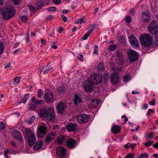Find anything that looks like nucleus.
Wrapping results in <instances>:
<instances>
[{"instance_id": "f257e3e1", "label": "nucleus", "mask_w": 158, "mask_h": 158, "mask_svg": "<svg viewBox=\"0 0 158 158\" xmlns=\"http://www.w3.org/2000/svg\"><path fill=\"white\" fill-rule=\"evenodd\" d=\"M54 112V109L53 107L44 108L41 110L39 115L41 118L46 117L48 121L52 122L56 118Z\"/></svg>"}, {"instance_id": "f03ea898", "label": "nucleus", "mask_w": 158, "mask_h": 158, "mask_svg": "<svg viewBox=\"0 0 158 158\" xmlns=\"http://www.w3.org/2000/svg\"><path fill=\"white\" fill-rule=\"evenodd\" d=\"M0 13L3 19H9L12 18L14 15V9L13 7H8L0 9Z\"/></svg>"}, {"instance_id": "7ed1b4c3", "label": "nucleus", "mask_w": 158, "mask_h": 158, "mask_svg": "<svg viewBox=\"0 0 158 158\" xmlns=\"http://www.w3.org/2000/svg\"><path fill=\"white\" fill-rule=\"evenodd\" d=\"M140 40L141 44L145 47H148L152 44L153 38L149 34H144L140 36Z\"/></svg>"}, {"instance_id": "20e7f679", "label": "nucleus", "mask_w": 158, "mask_h": 158, "mask_svg": "<svg viewBox=\"0 0 158 158\" xmlns=\"http://www.w3.org/2000/svg\"><path fill=\"white\" fill-rule=\"evenodd\" d=\"M24 131L27 138L29 144L31 146L33 145L36 142V139L35 135L31 130L29 128H25Z\"/></svg>"}, {"instance_id": "39448f33", "label": "nucleus", "mask_w": 158, "mask_h": 158, "mask_svg": "<svg viewBox=\"0 0 158 158\" xmlns=\"http://www.w3.org/2000/svg\"><path fill=\"white\" fill-rule=\"evenodd\" d=\"M112 70L114 71V72L112 73V75L110 77L111 82L113 84H116L119 81L118 74V73L121 71V69L119 68L110 67Z\"/></svg>"}, {"instance_id": "423d86ee", "label": "nucleus", "mask_w": 158, "mask_h": 158, "mask_svg": "<svg viewBox=\"0 0 158 158\" xmlns=\"http://www.w3.org/2000/svg\"><path fill=\"white\" fill-rule=\"evenodd\" d=\"M128 58L131 62L136 61L137 59L138 53L132 50H129L128 52Z\"/></svg>"}, {"instance_id": "0eeeda50", "label": "nucleus", "mask_w": 158, "mask_h": 158, "mask_svg": "<svg viewBox=\"0 0 158 158\" xmlns=\"http://www.w3.org/2000/svg\"><path fill=\"white\" fill-rule=\"evenodd\" d=\"M89 116L85 114H81L77 117L78 122L81 123H86L89 118Z\"/></svg>"}, {"instance_id": "6e6552de", "label": "nucleus", "mask_w": 158, "mask_h": 158, "mask_svg": "<svg viewBox=\"0 0 158 158\" xmlns=\"http://www.w3.org/2000/svg\"><path fill=\"white\" fill-rule=\"evenodd\" d=\"M158 25L155 20H153L151 23L149 27V31L150 33L153 34L155 31L157 29Z\"/></svg>"}, {"instance_id": "1a4fd4ad", "label": "nucleus", "mask_w": 158, "mask_h": 158, "mask_svg": "<svg viewBox=\"0 0 158 158\" xmlns=\"http://www.w3.org/2000/svg\"><path fill=\"white\" fill-rule=\"evenodd\" d=\"M86 85L84 86V89L85 91L87 93L91 92L93 90V85H94L93 83L89 81H88L86 82Z\"/></svg>"}, {"instance_id": "9d476101", "label": "nucleus", "mask_w": 158, "mask_h": 158, "mask_svg": "<svg viewBox=\"0 0 158 158\" xmlns=\"http://www.w3.org/2000/svg\"><path fill=\"white\" fill-rule=\"evenodd\" d=\"M66 145L71 148H73L76 147V141L72 138L68 139L66 141Z\"/></svg>"}, {"instance_id": "9b49d317", "label": "nucleus", "mask_w": 158, "mask_h": 158, "mask_svg": "<svg viewBox=\"0 0 158 158\" xmlns=\"http://www.w3.org/2000/svg\"><path fill=\"white\" fill-rule=\"evenodd\" d=\"M66 149L63 147H60L56 148V152L57 156L62 157L65 155Z\"/></svg>"}, {"instance_id": "f8f14e48", "label": "nucleus", "mask_w": 158, "mask_h": 158, "mask_svg": "<svg viewBox=\"0 0 158 158\" xmlns=\"http://www.w3.org/2000/svg\"><path fill=\"white\" fill-rule=\"evenodd\" d=\"M57 134L55 132H53L49 134L46 137L45 140L46 142L49 143L54 139L57 136Z\"/></svg>"}, {"instance_id": "ddd939ff", "label": "nucleus", "mask_w": 158, "mask_h": 158, "mask_svg": "<svg viewBox=\"0 0 158 158\" xmlns=\"http://www.w3.org/2000/svg\"><path fill=\"white\" fill-rule=\"evenodd\" d=\"M77 127V126L76 123H71L67 125L66 129L69 131H73L75 132L76 131Z\"/></svg>"}, {"instance_id": "4468645a", "label": "nucleus", "mask_w": 158, "mask_h": 158, "mask_svg": "<svg viewBox=\"0 0 158 158\" xmlns=\"http://www.w3.org/2000/svg\"><path fill=\"white\" fill-rule=\"evenodd\" d=\"M66 106V104L64 103H59L56 107L58 113L60 114L62 113L64 110Z\"/></svg>"}, {"instance_id": "2eb2a0df", "label": "nucleus", "mask_w": 158, "mask_h": 158, "mask_svg": "<svg viewBox=\"0 0 158 158\" xmlns=\"http://www.w3.org/2000/svg\"><path fill=\"white\" fill-rule=\"evenodd\" d=\"M129 39L131 46L137 48L138 47V41L135 37L132 35L130 37Z\"/></svg>"}, {"instance_id": "dca6fc26", "label": "nucleus", "mask_w": 158, "mask_h": 158, "mask_svg": "<svg viewBox=\"0 0 158 158\" xmlns=\"http://www.w3.org/2000/svg\"><path fill=\"white\" fill-rule=\"evenodd\" d=\"M13 134L15 139L18 140L20 142H23V136L19 131H16Z\"/></svg>"}, {"instance_id": "f3484780", "label": "nucleus", "mask_w": 158, "mask_h": 158, "mask_svg": "<svg viewBox=\"0 0 158 158\" xmlns=\"http://www.w3.org/2000/svg\"><path fill=\"white\" fill-rule=\"evenodd\" d=\"M102 77L101 74H99L96 75L94 78L93 83L94 84H97L102 82Z\"/></svg>"}, {"instance_id": "a211bd4d", "label": "nucleus", "mask_w": 158, "mask_h": 158, "mask_svg": "<svg viewBox=\"0 0 158 158\" xmlns=\"http://www.w3.org/2000/svg\"><path fill=\"white\" fill-rule=\"evenodd\" d=\"M46 129V127L44 126H41L40 127L39 131H37L38 136L40 137H42L43 135L42 134H45Z\"/></svg>"}, {"instance_id": "6ab92c4d", "label": "nucleus", "mask_w": 158, "mask_h": 158, "mask_svg": "<svg viewBox=\"0 0 158 158\" xmlns=\"http://www.w3.org/2000/svg\"><path fill=\"white\" fill-rule=\"evenodd\" d=\"M53 98V94L51 92H47L44 95V98L47 102L51 101Z\"/></svg>"}, {"instance_id": "aec40b11", "label": "nucleus", "mask_w": 158, "mask_h": 158, "mask_svg": "<svg viewBox=\"0 0 158 158\" xmlns=\"http://www.w3.org/2000/svg\"><path fill=\"white\" fill-rule=\"evenodd\" d=\"M43 144V141L42 140H40L33 147V149L35 150H40L42 148Z\"/></svg>"}, {"instance_id": "412c9836", "label": "nucleus", "mask_w": 158, "mask_h": 158, "mask_svg": "<svg viewBox=\"0 0 158 158\" xmlns=\"http://www.w3.org/2000/svg\"><path fill=\"white\" fill-rule=\"evenodd\" d=\"M149 14L147 10L143 12L142 15L143 20L144 22H147L149 19Z\"/></svg>"}, {"instance_id": "4be33fe9", "label": "nucleus", "mask_w": 158, "mask_h": 158, "mask_svg": "<svg viewBox=\"0 0 158 158\" xmlns=\"http://www.w3.org/2000/svg\"><path fill=\"white\" fill-rule=\"evenodd\" d=\"M111 130L114 133L116 134L120 131L121 127L117 125H114L112 127Z\"/></svg>"}, {"instance_id": "5701e85b", "label": "nucleus", "mask_w": 158, "mask_h": 158, "mask_svg": "<svg viewBox=\"0 0 158 158\" xmlns=\"http://www.w3.org/2000/svg\"><path fill=\"white\" fill-rule=\"evenodd\" d=\"M65 138L64 136L60 135L58 137L57 139V143L58 144L61 145L64 143Z\"/></svg>"}, {"instance_id": "b1692460", "label": "nucleus", "mask_w": 158, "mask_h": 158, "mask_svg": "<svg viewBox=\"0 0 158 158\" xmlns=\"http://www.w3.org/2000/svg\"><path fill=\"white\" fill-rule=\"evenodd\" d=\"M75 96V98L74 99L73 101L74 104L76 106L81 102L82 99L77 94H76Z\"/></svg>"}, {"instance_id": "393cba45", "label": "nucleus", "mask_w": 158, "mask_h": 158, "mask_svg": "<svg viewBox=\"0 0 158 158\" xmlns=\"http://www.w3.org/2000/svg\"><path fill=\"white\" fill-rule=\"evenodd\" d=\"M94 30V28H90L89 31L86 33L82 38L83 40H86L92 32Z\"/></svg>"}, {"instance_id": "a878e982", "label": "nucleus", "mask_w": 158, "mask_h": 158, "mask_svg": "<svg viewBox=\"0 0 158 158\" xmlns=\"http://www.w3.org/2000/svg\"><path fill=\"white\" fill-rule=\"evenodd\" d=\"M114 55L116 57L118 60L122 58L123 57V53L121 51H117L114 54Z\"/></svg>"}, {"instance_id": "bb28decb", "label": "nucleus", "mask_w": 158, "mask_h": 158, "mask_svg": "<svg viewBox=\"0 0 158 158\" xmlns=\"http://www.w3.org/2000/svg\"><path fill=\"white\" fill-rule=\"evenodd\" d=\"M153 34H154L155 36V39L156 42L154 43L153 44H152V46L153 47H155L157 46L158 43V31L155 32Z\"/></svg>"}, {"instance_id": "cd10ccee", "label": "nucleus", "mask_w": 158, "mask_h": 158, "mask_svg": "<svg viewBox=\"0 0 158 158\" xmlns=\"http://www.w3.org/2000/svg\"><path fill=\"white\" fill-rule=\"evenodd\" d=\"M43 2L42 0H38L36 2V6L38 9L42 8L44 6Z\"/></svg>"}, {"instance_id": "c85d7f7f", "label": "nucleus", "mask_w": 158, "mask_h": 158, "mask_svg": "<svg viewBox=\"0 0 158 158\" xmlns=\"http://www.w3.org/2000/svg\"><path fill=\"white\" fill-rule=\"evenodd\" d=\"M43 103V100H38L36 101L35 103V105H31V109L32 110L36 108V105H38L41 104H42Z\"/></svg>"}, {"instance_id": "c756f323", "label": "nucleus", "mask_w": 158, "mask_h": 158, "mask_svg": "<svg viewBox=\"0 0 158 158\" xmlns=\"http://www.w3.org/2000/svg\"><path fill=\"white\" fill-rule=\"evenodd\" d=\"M57 91L59 94H63L65 92L66 89L65 87L62 85L58 88Z\"/></svg>"}, {"instance_id": "7c9ffc66", "label": "nucleus", "mask_w": 158, "mask_h": 158, "mask_svg": "<svg viewBox=\"0 0 158 158\" xmlns=\"http://www.w3.org/2000/svg\"><path fill=\"white\" fill-rule=\"evenodd\" d=\"M53 67H50L48 68H45L43 72L44 74H45L49 72H51L52 71Z\"/></svg>"}, {"instance_id": "2f4dec72", "label": "nucleus", "mask_w": 158, "mask_h": 158, "mask_svg": "<svg viewBox=\"0 0 158 158\" xmlns=\"http://www.w3.org/2000/svg\"><path fill=\"white\" fill-rule=\"evenodd\" d=\"M29 95L28 94H26L22 98V102L23 103H25L29 99Z\"/></svg>"}, {"instance_id": "473e14b6", "label": "nucleus", "mask_w": 158, "mask_h": 158, "mask_svg": "<svg viewBox=\"0 0 158 158\" xmlns=\"http://www.w3.org/2000/svg\"><path fill=\"white\" fill-rule=\"evenodd\" d=\"M20 78L19 77H16L14 79L13 84L17 85L19 83Z\"/></svg>"}, {"instance_id": "72a5a7b5", "label": "nucleus", "mask_w": 158, "mask_h": 158, "mask_svg": "<svg viewBox=\"0 0 158 158\" xmlns=\"http://www.w3.org/2000/svg\"><path fill=\"white\" fill-rule=\"evenodd\" d=\"M131 78V77L129 74H127L124 77L123 81L124 82H127L130 81Z\"/></svg>"}, {"instance_id": "f704fd0d", "label": "nucleus", "mask_w": 158, "mask_h": 158, "mask_svg": "<svg viewBox=\"0 0 158 158\" xmlns=\"http://www.w3.org/2000/svg\"><path fill=\"white\" fill-rule=\"evenodd\" d=\"M148 154L144 153H141L139 156V158H148Z\"/></svg>"}, {"instance_id": "c9c22d12", "label": "nucleus", "mask_w": 158, "mask_h": 158, "mask_svg": "<svg viewBox=\"0 0 158 158\" xmlns=\"http://www.w3.org/2000/svg\"><path fill=\"white\" fill-rule=\"evenodd\" d=\"M97 68L99 70H102L104 68V67L102 63V62H100L98 65Z\"/></svg>"}, {"instance_id": "e433bc0d", "label": "nucleus", "mask_w": 158, "mask_h": 158, "mask_svg": "<svg viewBox=\"0 0 158 158\" xmlns=\"http://www.w3.org/2000/svg\"><path fill=\"white\" fill-rule=\"evenodd\" d=\"M4 49V45L2 43H0V55H1L3 52Z\"/></svg>"}, {"instance_id": "4c0bfd02", "label": "nucleus", "mask_w": 158, "mask_h": 158, "mask_svg": "<svg viewBox=\"0 0 158 158\" xmlns=\"http://www.w3.org/2000/svg\"><path fill=\"white\" fill-rule=\"evenodd\" d=\"M153 142L152 141H149L146 143H144V145L146 147H150L152 144L153 143Z\"/></svg>"}, {"instance_id": "58836bf2", "label": "nucleus", "mask_w": 158, "mask_h": 158, "mask_svg": "<svg viewBox=\"0 0 158 158\" xmlns=\"http://www.w3.org/2000/svg\"><path fill=\"white\" fill-rule=\"evenodd\" d=\"M35 116H33L31 117L28 121V123L29 124H31L33 123L35 120Z\"/></svg>"}, {"instance_id": "ea45409f", "label": "nucleus", "mask_w": 158, "mask_h": 158, "mask_svg": "<svg viewBox=\"0 0 158 158\" xmlns=\"http://www.w3.org/2000/svg\"><path fill=\"white\" fill-rule=\"evenodd\" d=\"M126 22L128 23H131L132 21V18L130 16H128L125 18Z\"/></svg>"}, {"instance_id": "a19ab883", "label": "nucleus", "mask_w": 158, "mask_h": 158, "mask_svg": "<svg viewBox=\"0 0 158 158\" xmlns=\"http://www.w3.org/2000/svg\"><path fill=\"white\" fill-rule=\"evenodd\" d=\"M109 73L107 72H106L103 74L104 78L105 81L107 80L109 78Z\"/></svg>"}, {"instance_id": "79ce46f5", "label": "nucleus", "mask_w": 158, "mask_h": 158, "mask_svg": "<svg viewBox=\"0 0 158 158\" xmlns=\"http://www.w3.org/2000/svg\"><path fill=\"white\" fill-rule=\"evenodd\" d=\"M28 7L31 13H34L35 11V7L33 6L28 5Z\"/></svg>"}, {"instance_id": "37998d69", "label": "nucleus", "mask_w": 158, "mask_h": 158, "mask_svg": "<svg viewBox=\"0 0 158 158\" xmlns=\"http://www.w3.org/2000/svg\"><path fill=\"white\" fill-rule=\"evenodd\" d=\"M48 11H55L56 10V8L54 6H52L47 9Z\"/></svg>"}, {"instance_id": "c03bdc74", "label": "nucleus", "mask_w": 158, "mask_h": 158, "mask_svg": "<svg viewBox=\"0 0 158 158\" xmlns=\"http://www.w3.org/2000/svg\"><path fill=\"white\" fill-rule=\"evenodd\" d=\"M37 93L38 94V96L40 98L43 94V91L42 89H40L38 90Z\"/></svg>"}, {"instance_id": "a18cd8bd", "label": "nucleus", "mask_w": 158, "mask_h": 158, "mask_svg": "<svg viewBox=\"0 0 158 158\" xmlns=\"http://www.w3.org/2000/svg\"><path fill=\"white\" fill-rule=\"evenodd\" d=\"M98 46L97 45H95L94 50V54H98Z\"/></svg>"}, {"instance_id": "49530a36", "label": "nucleus", "mask_w": 158, "mask_h": 158, "mask_svg": "<svg viewBox=\"0 0 158 158\" xmlns=\"http://www.w3.org/2000/svg\"><path fill=\"white\" fill-rule=\"evenodd\" d=\"M84 18H80L79 19H78L77 20V22H76V23H80L81 24L82 23H84L85 21H84Z\"/></svg>"}, {"instance_id": "de8ad7c7", "label": "nucleus", "mask_w": 158, "mask_h": 158, "mask_svg": "<svg viewBox=\"0 0 158 158\" xmlns=\"http://www.w3.org/2000/svg\"><path fill=\"white\" fill-rule=\"evenodd\" d=\"M116 48V45L114 44H112L110 45L109 48L110 50L113 51Z\"/></svg>"}, {"instance_id": "09e8293b", "label": "nucleus", "mask_w": 158, "mask_h": 158, "mask_svg": "<svg viewBox=\"0 0 158 158\" xmlns=\"http://www.w3.org/2000/svg\"><path fill=\"white\" fill-rule=\"evenodd\" d=\"M61 0H52V2L56 5L59 4L60 3Z\"/></svg>"}, {"instance_id": "8fccbe9b", "label": "nucleus", "mask_w": 158, "mask_h": 158, "mask_svg": "<svg viewBox=\"0 0 158 158\" xmlns=\"http://www.w3.org/2000/svg\"><path fill=\"white\" fill-rule=\"evenodd\" d=\"M149 105L152 106H154L155 104V100L154 99H153L149 103Z\"/></svg>"}, {"instance_id": "3c124183", "label": "nucleus", "mask_w": 158, "mask_h": 158, "mask_svg": "<svg viewBox=\"0 0 158 158\" xmlns=\"http://www.w3.org/2000/svg\"><path fill=\"white\" fill-rule=\"evenodd\" d=\"M21 20L24 22H26L27 20V16H23L21 18Z\"/></svg>"}, {"instance_id": "603ef678", "label": "nucleus", "mask_w": 158, "mask_h": 158, "mask_svg": "<svg viewBox=\"0 0 158 158\" xmlns=\"http://www.w3.org/2000/svg\"><path fill=\"white\" fill-rule=\"evenodd\" d=\"M133 154H128L126 155L125 158H133Z\"/></svg>"}, {"instance_id": "864d4df0", "label": "nucleus", "mask_w": 158, "mask_h": 158, "mask_svg": "<svg viewBox=\"0 0 158 158\" xmlns=\"http://www.w3.org/2000/svg\"><path fill=\"white\" fill-rule=\"evenodd\" d=\"M91 102L92 103H94V105L95 104L97 105L98 103V101L96 99L92 100L91 101Z\"/></svg>"}, {"instance_id": "5fc2aeb1", "label": "nucleus", "mask_w": 158, "mask_h": 158, "mask_svg": "<svg viewBox=\"0 0 158 158\" xmlns=\"http://www.w3.org/2000/svg\"><path fill=\"white\" fill-rule=\"evenodd\" d=\"M53 16L52 15H49L47 16L46 18L47 20H50L53 18Z\"/></svg>"}, {"instance_id": "6e6d98bb", "label": "nucleus", "mask_w": 158, "mask_h": 158, "mask_svg": "<svg viewBox=\"0 0 158 158\" xmlns=\"http://www.w3.org/2000/svg\"><path fill=\"white\" fill-rule=\"evenodd\" d=\"M61 17L63 21L64 22H66L67 21V18L64 15H62L61 16Z\"/></svg>"}, {"instance_id": "4d7b16f0", "label": "nucleus", "mask_w": 158, "mask_h": 158, "mask_svg": "<svg viewBox=\"0 0 158 158\" xmlns=\"http://www.w3.org/2000/svg\"><path fill=\"white\" fill-rule=\"evenodd\" d=\"M5 126V124L3 123H0V129H2Z\"/></svg>"}, {"instance_id": "13d9d810", "label": "nucleus", "mask_w": 158, "mask_h": 158, "mask_svg": "<svg viewBox=\"0 0 158 158\" xmlns=\"http://www.w3.org/2000/svg\"><path fill=\"white\" fill-rule=\"evenodd\" d=\"M30 41V38L29 36V31H28L27 33V36L26 38V41L27 42H28Z\"/></svg>"}, {"instance_id": "bf43d9fd", "label": "nucleus", "mask_w": 158, "mask_h": 158, "mask_svg": "<svg viewBox=\"0 0 158 158\" xmlns=\"http://www.w3.org/2000/svg\"><path fill=\"white\" fill-rule=\"evenodd\" d=\"M154 135V132H152L150 133L148 135V137L151 138Z\"/></svg>"}, {"instance_id": "052dcab7", "label": "nucleus", "mask_w": 158, "mask_h": 158, "mask_svg": "<svg viewBox=\"0 0 158 158\" xmlns=\"http://www.w3.org/2000/svg\"><path fill=\"white\" fill-rule=\"evenodd\" d=\"M122 118H124L125 119L124 120V122H126L128 121V118L126 117V116L125 115H123L122 116Z\"/></svg>"}, {"instance_id": "680f3d73", "label": "nucleus", "mask_w": 158, "mask_h": 158, "mask_svg": "<svg viewBox=\"0 0 158 158\" xmlns=\"http://www.w3.org/2000/svg\"><path fill=\"white\" fill-rule=\"evenodd\" d=\"M10 62H8L5 64L4 66L5 68H7L10 67Z\"/></svg>"}, {"instance_id": "e2e57ef3", "label": "nucleus", "mask_w": 158, "mask_h": 158, "mask_svg": "<svg viewBox=\"0 0 158 158\" xmlns=\"http://www.w3.org/2000/svg\"><path fill=\"white\" fill-rule=\"evenodd\" d=\"M77 58L79 60H82L83 59V55H79L77 56Z\"/></svg>"}, {"instance_id": "0e129e2a", "label": "nucleus", "mask_w": 158, "mask_h": 158, "mask_svg": "<svg viewBox=\"0 0 158 158\" xmlns=\"http://www.w3.org/2000/svg\"><path fill=\"white\" fill-rule=\"evenodd\" d=\"M10 144L12 145L14 147H16V144L13 141H10Z\"/></svg>"}, {"instance_id": "69168bd1", "label": "nucleus", "mask_w": 158, "mask_h": 158, "mask_svg": "<svg viewBox=\"0 0 158 158\" xmlns=\"http://www.w3.org/2000/svg\"><path fill=\"white\" fill-rule=\"evenodd\" d=\"M153 111L152 110H151V109H149L148 110V111L147 112V114L148 115H150V114L151 112H153Z\"/></svg>"}, {"instance_id": "338daca9", "label": "nucleus", "mask_w": 158, "mask_h": 158, "mask_svg": "<svg viewBox=\"0 0 158 158\" xmlns=\"http://www.w3.org/2000/svg\"><path fill=\"white\" fill-rule=\"evenodd\" d=\"M14 4H17L19 3L20 0H12Z\"/></svg>"}, {"instance_id": "774afa93", "label": "nucleus", "mask_w": 158, "mask_h": 158, "mask_svg": "<svg viewBox=\"0 0 158 158\" xmlns=\"http://www.w3.org/2000/svg\"><path fill=\"white\" fill-rule=\"evenodd\" d=\"M153 146L155 148L158 149V143H156L154 144Z\"/></svg>"}]
</instances>
